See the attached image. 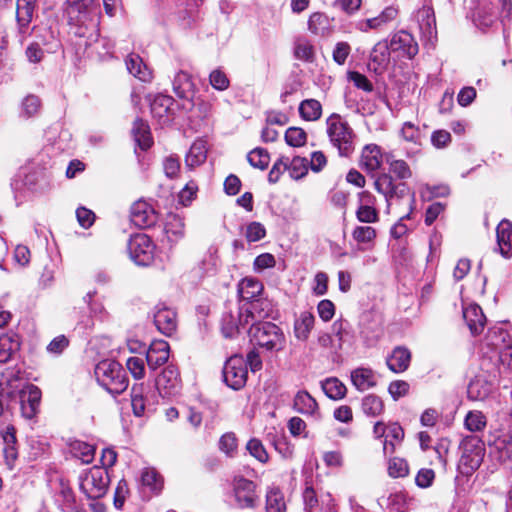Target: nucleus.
Listing matches in <instances>:
<instances>
[{
  "label": "nucleus",
  "mask_w": 512,
  "mask_h": 512,
  "mask_svg": "<svg viewBox=\"0 0 512 512\" xmlns=\"http://www.w3.org/2000/svg\"><path fill=\"white\" fill-rule=\"evenodd\" d=\"M3 378V384L6 386L7 394L11 399H14V395L18 393L25 385L31 384L25 378L24 372H22L20 369L7 370V372L3 374Z\"/></svg>",
  "instance_id": "nucleus-32"
},
{
  "label": "nucleus",
  "mask_w": 512,
  "mask_h": 512,
  "mask_svg": "<svg viewBox=\"0 0 512 512\" xmlns=\"http://www.w3.org/2000/svg\"><path fill=\"white\" fill-rule=\"evenodd\" d=\"M36 9V0H17L16 20L18 25L19 41L23 43L29 35V25Z\"/></svg>",
  "instance_id": "nucleus-15"
},
{
  "label": "nucleus",
  "mask_w": 512,
  "mask_h": 512,
  "mask_svg": "<svg viewBox=\"0 0 512 512\" xmlns=\"http://www.w3.org/2000/svg\"><path fill=\"white\" fill-rule=\"evenodd\" d=\"M263 291V284L254 277H245L238 284V293L243 300L252 301Z\"/></svg>",
  "instance_id": "nucleus-38"
},
{
  "label": "nucleus",
  "mask_w": 512,
  "mask_h": 512,
  "mask_svg": "<svg viewBox=\"0 0 512 512\" xmlns=\"http://www.w3.org/2000/svg\"><path fill=\"white\" fill-rule=\"evenodd\" d=\"M164 232L170 243H176L182 239L185 233V225L182 217L177 214L168 215L164 226Z\"/></svg>",
  "instance_id": "nucleus-36"
},
{
  "label": "nucleus",
  "mask_w": 512,
  "mask_h": 512,
  "mask_svg": "<svg viewBox=\"0 0 512 512\" xmlns=\"http://www.w3.org/2000/svg\"><path fill=\"white\" fill-rule=\"evenodd\" d=\"M247 364L242 356H231L225 363L223 368L224 382L230 388L239 390L243 388L247 381Z\"/></svg>",
  "instance_id": "nucleus-9"
},
{
  "label": "nucleus",
  "mask_w": 512,
  "mask_h": 512,
  "mask_svg": "<svg viewBox=\"0 0 512 512\" xmlns=\"http://www.w3.org/2000/svg\"><path fill=\"white\" fill-rule=\"evenodd\" d=\"M70 450L74 457L82 463H90L94 459L95 447L83 441L75 440L70 444Z\"/></svg>",
  "instance_id": "nucleus-49"
},
{
  "label": "nucleus",
  "mask_w": 512,
  "mask_h": 512,
  "mask_svg": "<svg viewBox=\"0 0 512 512\" xmlns=\"http://www.w3.org/2000/svg\"><path fill=\"white\" fill-rule=\"evenodd\" d=\"M506 337H508V333L501 328L489 329L481 344L482 353H491L493 350L503 348L504 345L502 344H504Z\"/></svg>",
  "instance_id": "nucleus-43"
},
{
  "label": "nucleus",
  "mask_w": 512,
  "mask_h": 512,
  "mask_svg": "<svg viewBox=\"0 0 512 512\" xmlns=\"http://www.w3.org/2000/svg\"><path fill=\"white\" fill-rule=\"evenodd\" d=\"M242 325V315L239 310L225 312L221 320V331L224 337L233 338L239 332V326Z\"/></svg>",
  "instance_id": "nucleus-42"
},
{
  "label": "nucleus",
  "mask_w": 512,
  "mask_h": 512,
  "mask_svg": "<svg viewBox=\"0 0 512 512\" xmlns=\"http://www.w3.org/2000/svg\"><path fill=\"white\" fill-rule=\"evenodd\" d=\"M493 391V383L480 378L472 381L468 386L469 398L476 401H484L493 393Z\"/></svg>",
  "instance_id": "nucleus-44"
},
{
  "label": "nucleus",
  "mask_w": 512,
  "mask_h": 512,
  "mask_svg": "<svg viewBox=\"0 0 512 512\" xmlns=\"http://www.w3.org/2000/svg\"><path fill=\"white\" fill-rule=\"evenodd\" d=\"M481 369L492 378H509L512 376V345H504L491 353L483 352Z\"/></svg>",
  "instance_id": "nucleus-6"
},
{
  "label": "nucleus",
  "mask_w": 512,
  "mask_h": 512,
  "mask_svg": "<svg viewBox=\"0 0 512 512\" xmlns=\"http://www.w3.org/2000/svg\"><path fill=\"white\" fill-rule=\"evenodd\" d=\"M126 367L131 375L136 379H143L145 376V361L144 359L132 356L129 357L126 361Z\"/></svg>",
  "instance_id": "nucleus-63"
},
{
  "label": "nucleus",
  "mask_w": 512,
  "mask_h": 512,
  "mask_svg": "<svg viewBox=\"0 0 512 512\" xmlns=\"http://www.w3.org/2000/svg\"><path fill=\"white\" fill-rule=\"evenodd\" d=\"M415 17L421 36L432 43L437 37L436 20L433 9L428 6H423L417 11Z\"/></svg>",
  "instance_id": "nucleus-17"
},
{
  "label": "nucleus",
  "mask_w": 512,
  "mask_h": 512,
  "mask_svg": "<svg viewBox=\"0 0 512 512\" xmlns=\"http://www.w3.org/2000/svg\"><path fill=\"white\" fill-rule=\"evenodd\" d=\"M149 387L144 383L135 384L131 389V405L133 413L137 417H141L145 414L149 399L147 393Z\"/></svg>",
  "instance_id": "nucleus-31"
},
{
  "label": "nucleus",
  "mask_w": 512,
  "mask_h": 512,
  "mask_svg": "<svg viewBox=\"0 0 512 512\" xmlns=\"http://www.w3.org/2000/svg\"><path fill=\"white\" fill-rule=\"evenodd\" d=\"M379 503L381 506H385L388 512H405L408 506V497L403 491H395L386 499H380Z\"/></svg>",
  "instance_id": "nucleus-46"
},
{
  "label": "nucleus",
  "mask_w": 512,
  "mask_h": 512,
  "mask_svg": "<svg viewBox=\"0 0 512 512\" xmlns=\"http://www.w3.org/2000/svg\"><path fill=\"white\" fill-rule=\"evenodd\" d=\"M249 335L253 344L269 351L283 350L286 344L282 329L272 322L253 323Z\"/></svg>",
  "instance_id": "nucleus-4"
},
{
  "label": "nucleus",
  "mask_w": 512,
  "mask_h": 512,
  "mask_svg": "<svg viewBox=\"0 0 512 512\" xmlns=\"http://www.w3.org/2000/svg\"><path fill=\"white\" fill-rule=\"evenodd\" d=\"M308 29L315 35H324L329 29V19L323 13H313L308 20Z\"/></svg>",
  "instance_id": "nucleus-55"
},
{
  "label": "nucleus",
  "mask_w": 512,
  "mask_h": 512,
  "mask_svg": "<svg viewBox=\"0 0 512 512\" xmlns=\"http://www.w3.org/2000/svg\"><path fill=\"white\" fill-rule=\"evenodd\" d=\"M322 389L330 399H342L346 395V386L337 378H328L322 382Z\"/></svg>",
  "instance_id": "nucleus-53"
},
{
  "label": "nucleus",
  "mask_w": 512,
  "mask_h": 512,
  "mask_svg": "<svg viewBox=\"0 0 512 512\" xmlns=\"http://www.w3.org/2000/svg\"><path fill=\"white\" fill-rule=\"evenodd\" d=\"M409 473V466L405 459L394 457L388 462V474L393 478L405 477Z\"/></svg>",
  "instance_id": "nucleus-58"
},
{
  "label": "nucleus",
  "mask_w": 512,
  "mask_h": 512,
  "mask_svg": "<svg viewBox=\"0 0 512 512\" xmlns=\"http://www.w3.org/2000/svg\"><path fill=\"white\" fill-rule=\"evenodd\" d=\"M128 252L131 260L139 266H148L155 256V245L151 238L144 233H137L130 237Z\"/></svg>",
  "instance_id": "nucleus-8"
},
{
  "label": "nucleus",
  "mask_w": 512,
  "mask_h": 512,
  "mask_svg": "<svg viewBox=\"0 0 512 512\" xmlns=\"http://www.w3.org/2000/svg\"><path fill=\"white\" fill-rule=\"evenodd\" d=\"M293 408L298 413L319 418V407L316 400L307 392L299 391L294 397Z\"/></svg>",
  "instance_id": "nucleus-27"
},
{
  "label": "nucleus",
  "mask_w": 512,
  "mask_h": 512,
  "mask_svg": "<svg viewBox=\"0 0 512 512\" xmlns=\"http://www.w3.org/2000/svg\"><path fill=\"white\" fill-rule=\"evenodd\" d=\"M461 456L457 470L463 476H470L481 465L485 447L477 436H466L460 444Z\"/></svg>",
  "instance_id": "nucleus-5"
},
{
  "label": "nucleus",
  "mask_w": 512,
  "mask_h": 512,
  "mask_svg": "<svg viewBox=\"0 0 512 512\" xmlns=\"http://www.w3.org/2000/svg\"><path fill=\"white\" fill-rule=\"evenodd\" d=\"M79 489L88 499L103 497L109 487L110 477L104 467L93 466L79 475Z\"/></svg>",
  "instance_id": "nucleus-7"
},
{
  "label": "nucleus",
  "mask_w": 512,
  "mask_h": 512,
  "mask_svg": "<svg viewBox=\"0 0 512 512\" xmlns=\"http://www.w3.org/2000/svg\"><path fill=\"white\" fill-rule=\"evenodd\" d=\"M489 445L498 453L500 461L512 460V430L489 441Z\"/></svg>",
  "instance_id": "nucleus-40"
},
{
  "label": "nucleus",
  "mask_w": 512,
  "mask_h": 512,
  "mask_svg": "<svg viewBox=\"0 0 512 512\" xmlns=\"http://www.w3.org/2000/svg\"><path fill=\"white\" fill-rule=\"evenodd\" d=\"M32 32L38 39L36 43L42 44L44 46H50V49L56 48L58 46L57 34L51 27L34 26Z\"/></svg>",
  "instance_id": "nucleus-52"
},
{
  "label": "nucleus",
  "mask_w": 512,
  "mask_h": 512,
  "mask_svg": "<svg viewBox=\"0 0 512 512\" xmlns=\"http://www.w3.org/2000/svg\"><path fill=\"white\" fill-rule=\"evenodd\" d=\"M487 425L486 416L478 410L469 411L464 419V426L471 432H480Z\"/></svg>",
  "instance_id": "nucleus-54"
},
{
  "label": "nucleus",
  "mask_w": 512,
  "mask_h": 512,
  "mask_svg": "<svg viewBox=\"0 0 512 512\" xmlns=\"http://www.w3.org/2000/svg\"><path fill=\"white\" fill-rule=\"evenodd\" d=\"M4 442L3 453L8 466L12 467L18 457L16 430L14 426L8 425L2 432Z\"/></svg>",
  "instance_id": "nucleus-33"
},
{
  "label": "nucleus",
  "mask_w": 512,
  "mask_h": 512,
  "mask_svg": "<svg viewBox=\"0 0 512 512\" xmlns=\"http://www.w3.org/2000/svg\"><path fill=\"white\" fill-rule=\"evenodd\" d=\"M325 126L329 142L339 155L350 156L355 150L356 134L347 120L338 113H332L326 118Z\"/></svg>",
  "instance_id": "nucleus-2"
},
{
  "label": "nucleus",
  "mask_w": 512,
  "mask_h": 512,
  "mask_svg": "<svg viewBox=\"0 0 512 512\" xmlns=\"http://www.w3.org/2000/svg\"><path fill=\"white\" fill-rule=\"evenodd\" d=\"M126 67L130 74L143 82H150L153 78L152 71L137 54H129L126 58Z\"/></svg>",
  "instance_id": "nucleus-29"
},
{
  "label": "nucleus",
  "mask_w": 512,
  "mask_h": 512,
  "mask_svg": "<svg viewBox=\"0 0 512 512\" xmlns=\"http://www.w3.org/2000/svg\"><path fill=\"white\" fill-rule=\"evenodd\" d=\"M351 235L353 240L358 244L355 252H362L374 247L377 232L376 229L371 226H356Z\"/></svg>",
  "instance_id": "nucleus-26"
},
{
  "label": "nucleus",
  "mask_w": 512,
  "mask_h": 512,
  "mask_svg": "<svg viewBox=\"0 0 512 512\" xmlns=\"http://www.w3.org/2000/svg\"><path fill=\"white\" fill-rule=\"evenodd\" d=\"M386 162L389 165V174H394L397 179L407 180L412 177V170L406 161L394 159L392 156H387ZM390 176L393 178L392 175Z\"/></svg>",
  "instance_id": "nucleus-50"
},
{
  "label": "nucleus",
  "mask_w": 512,
  "mask_h": 512,
  "mask_svg": "<svg viewBox=\"0 0 512 512\" xmlns=\"http://www.w3.org/2000/svg\"><path fill=\"white\" fill-rule=\"evenodd\" d=\"M360 199L365 204H361L356 211V218L362 223H375L379 220L377 210L369 205L374 199L373 195L368 191L360 193Z\"/></svg>",
  "instance_id": "nucleus-34"
},
{
  "label": "nucleus",
  "mask_w": 512,
  "mask_h": 512,
  "mask_svg": "<svg viewBox=\"0 0 512 512\" xmlns=\"http://www.w3.org/2000/svg\"><path fill=\"white\" fill-rule=\"evenodd\" d=\"M132 135L136 144L142 150H147L152 145L149 125L146 121L140 118H137L133 123Z\"/></svg>",
  "instance_id": "nucleus-41"
},
{
  "label": "nucleus",
  "mask_w": 512,
  "mask_h": 512,
  "mask_svg": "<svg viewBox=\"0 0 512 512\" xmlns=\"http://www.w3.org/2000/svg\"><path fill=\"white\" fill-rule=\"evenodd\" d=\"M170 347L165 340L153 341L147 352L146 362L150 370H156L164 365L169 359Z\"/></svg>",
  "instance_id": "nucleus-18"
},
{
  "label": "nucleus",
  "mask_w": 512,
  "mask_h": 512,
  "mask_svg": "<svg viewBox=\"0 0 512 512\" xmlns=\"http://www.w3.org/2000/svg\"><path fill=\"white\" fill-rule=\"evenodd\" d=\"M266 512H286L283 493L277 487H270L266 494Z\"/></svg>",
  "instance_id": "nucleus-47"
},
{
  "label": "nucleus",
  "mask_w": 512,
  "mask_h": 512,
  "mask_svg": "<svg viewBox=\"0 0 512 512\" xmlns=\"http://www.w3.org/2000/svg\"><path fill=\"white\" fill-rule=\"evenodd\" d=\"M172 104L173 98L162 94L155 96L151 102V113L154 118L158 119L161 125H165L171 121Z\"/></svg>",
  "instance_id": "nucleus-25"
},
{
  "label": "nucleus",
  "mask_w": 512,
  "mask_h": 512,
  "mask_svg": "<svg viewBox=\"0 0 512 512\" xmlns=\"http://www.w3.org/2000/svg\"><path fill=\"white\" fill-rule=\"evenodd\" d=\"M315 317L310 311H302L294 320V335L299 341H306L314 327Z\"/></svg>",
  "instance_id": "nucleus-30"
},
{
  "label": "nucleus",
  "mask_w": 512,
  "mask_h": 512,
  "mask_svg": "<svg viewBox=\"0 0 512 512\" xmlns=\"http://www.w3.org/2000/svg\"><path fill=\"white\" fill-rule=\"evenodd\" d=\"M130 217L134 225L140 228L149 227L156 221L154 209L146 201L142 200L132 205Z\"/></svg>",
  "instance_id": "nucleus-19"
},
{
  "label": "nucleus",
  "mask_w": 512,
  "mask_h": 512,
  "mask_svg": "<svg viewBox=\"0 0 512 512\" xmlns=\"http://www.w3.org/2000/svg\"><path fill=\"white\" fill-rule=\"evenodd\" d=\"M41 107L40 99L35 95H28L22 101V113L24 117H32L36 115Z\"/></svg>",
  "instance_id": "nucleus-64"
},
{
  "label": "nucleus",
  "mask_w": 512,
  "mask_h": 512,
  "mask_svg": "<svg viewBox=\"0 0 512 512\" xmlns=\"http://www.w3.org/2000/svg\"><path fill=\"white\" fill-rule=\"evenodd\" d=\"M298 111L303 120L314 122L322 116V105L316 99H305L300 102Z\"/></svg>",
  "instance_id": "nucleus-45"
},
{
  "label": "nucleus",
  "mask_w": 512,
  "mask_h": 512,
  "mask_svg": "<svg viewBox=\"0 0 512 512\" xmlns=\"http://www.w3.org/2000/svg\"><path fill=\"white\" fill-rule=\"evenodd\" d=\"M288 171L293 179H300L308 172V161L306 158L294 157L288 161Z\"/></svg>",
  "instance_id": "nucleus-61"
},
{
  "label": "nucleus",
  "mask_w": 512,
  "mask_h": 512,
  "mask_svg": "<svg viewBox=\"0 0 512 512\" xmlns=\"http://www.w3.org/2000/svg\"><path fill=\"white\" fill-rule=\"evenodd\" d=\"M206 158V141L198 139L191 145L188 153L186 154L185 163L188 168H194L203 164Z\"/></svg>",
  "instance_id": "nucleus-39"
},
{
  "label": "nucleus",
  "mask_w": 512,
  "mask_h": 512,
  "mask_svg": "<svg viewBox=\"0 0 512 512\" xmlns=\"http://www.w3.org/2000/svg\"><path fill=\"white\" fill-rule=\"evenodd\" d=\"M21 342L18 334L7 332L0 336V363L14 359L20 350Z\"/></svg>",
  "instance_id": "nucleus-23"
},
{
  "label": "nucleus",
  "mask_w": 512,
  "mask_h": 512,
  "mask_svg": "<svg viewBox=\"0 0 512 512\" xmlns=\"http://www.w3.org/2000/svg\"><path fill=\"white\" fill-rule=\"evenodd\" d=\"M97 0H67V14L77 24L85 23Z\"/></svg>",
  "instance_id": "nucleus-22"
},
{
  "label": "nucleus",
  "mask_w": 512,
  "mask_h": 512,
  "mask_svg": "<svg viewBox=\"0 0 512 512\" xmlns=\"http://www.w3.org/2000/svg\"><path fill=\"white\" fill-rule=\"evenodd\" d=\"M351 381L359 391H366L376 385L374 372L370 368H356L351 372Z\"/></svg>",
  "instance_id": "nucleus-37"
},
{
  "label": "nucleus",
  "mask_w": 512,
  "mask_h": 512,
  "mask_svg": "<svg viewBox=\"0 0 512 512\" xmlns=\"http://www.w3.org/2000/svg\"><path fill=\"white\" fill-rule=\"evenodd\" d=\"M193 82L187 72L179 71L173 80V90L180 98H188L193 91Z\"/></svg>",
  "instance_id": "nucleus-48"
},
{
  "label": "nucleus",
  "mask_w": 512,
  "mask_h": 512,
  "mask_svg": "<svg viewBox=\"0 0 512 512\" xmlns=\"http://www.w3.org/2000/svg\"><path fill=\"white\" fill-rule=\"evenodd\" d=\"M246 449L252 457L261 463H266L269 460V456L264 445L257 438L250 439L246 445Z\"/></svg>",
  "instance_id": "nucleus-60"
},
{
  "label": "nucleus",
  "mask_w": 512,
  "mask_h": 512,
  "mask_svg": "<svg viewBox=\"0 0 512 512\" xmlns=\"http://www.w3.org/2000/svg\"><path fill=\"white\" fill-rule=\"evenodd\" d=\"M496 238L498 251L502 257L510 259L512 257V223L503 219L496 228Z\"/></svg>",
  "instance_id": "nucleus-21"
},
{
  "label": "nucleus",
  "mask_w": 512,
  "mask_h": 512,
  "mask_svg": "<svg viewBox=\"0 0 512 512\" xmlns=\"http://www.w3.org/2000/svg\"><path fill=\"white\" fill-rule=\"evenodd\" d=\"M362 411L368 417H377L383 413L384 403L379 396L369 394L362 400Z\"/></svg>",
  "instance_id": "nucleus-51"
},
{
  "label": "nucleus",
  "mask_w": 512,
  "mask_h": 512,
  "mask_svg": "<svg viewBox=\"0 0 512 512\" xmlns=\"http://www.w3.org/2000/svg\"><path fill=\"white\" fill-rule=\"evenodd\" d=\"M374 188L379 194L384 196L387 209H390L393 204L407 198V213L393 225L390 231L391 236L395 239L407 235L412 228L405 224V220L411 218V214L415 209V192L412 191L405 182H396V180L386 172L380 173L375 177Z\"/></svg>",
  "instance_id": "nucleus-1"
},
{
  "label": "nucleus",
  "mask_w": 512,
  "mask_h": 512,
  "mask_svg": "<svg viewBox=\"0 0 512 512\" xmlns=\"http://www.w3.org/2000/svg\"><path fill=\"white\" fill-rule=\"evenodd\" d=\"M97 382L109 393L119 395L128 387V377L122 365L115 360H102L95 367Z\"/></svg>",
  "instance_id": "nucleus-3"
},
{
  "label": "nucleus",
  "mask_w": 512,
  "mask_h": 512,
  "mask_svg": "<svg viewBox=\"0 0 512 512\" xmlns=\"http://www.w3.org/2000/svg\"><path fill=\"white\" fill-rule=\"evenodd\" d=\"M462 316L473 336L479 335L484 330L486 317L479 305L470 304L463 307Z\"/></svg>",
  "instance_id": "nucleus-20"
},
{
  "label": "nucleus",
  "mask_w": 512,
  "mask_h": 512,
  "mask_svg": "<svg viewBox=\"0 0 512 512\" xmlns=\"http://www.w3.org/2000/svg\"><path fill=\"white\" fill-rule=\"evenodd\" d=\"M381 149L376 144L366 145L361 153L360 165L368 173H374L382 166Z\"/></svg>",
  "instance_id": "nucleus-24"
},
{
  "label": "nucleus",
  "mask_w": 512,
  "mask_h": 512,
  "mask_svg": "<svg viewBox=\"0 0 512 512\" xmlns=\"http://www.w3.org/2000/svg\"><path fill=\"white\" fill-rule=\"evenodd\" d=\"M233 495L239 508H255L258 505L259 497L256 493V484L244 478L236 476L232 482Z\"/></svg>",
  "instance_id": "nucleus-11"
},
{
  "label": "nucleus",
  "mask_w": 512,
  "mask_h": 512,
  "mask_svg": "<svg viewBox=\"0 0 512 512\" xmlns=\"http://www.w3.org/2000/svg\"><path fill=\"white\" fill-rule=\"evenodd\" d=\"M154 323L162 334L172 336L178 326L177 313L174 309L159 304L155 307Z\"/></svg>",
  "instance_id": "nucleus-16"
},
{
  "label": "nucleus",
  "mask_w": 512,
  "mask_h": 512,
  "mask_svg": "<svg viewBox=\"0 0 512 512\" xmlns=\"http://www.w3.org/2000/svg\"><path fill=\"white\" fill-rule=\"evenodd\" d=\"M390 47L388 41H380L373 47L370 60L375 71H383L390 61Z\"/></svg>",
  "instance_id": "nucleus-35"
},
{
  "label": "nucleus",
  "mask_w": 512,
  "mask_h": 512,
  "mask_svg": "<svg viewBox=\"0 0 512 512\" xmlns=\"http://www.w3.org/2000/svg\"><path fill=\"white\" fill-rule=\"evenodd\" d=\"M401 136L407 141L421 145V131L418 126L412 122H405L401 128Z\"/></svg>",
  "instance_id": "nucleus-62"
},
{
  "label": "nucleus",
  "mask_w": 512,
  "mask_h": 512,
  "mask_svg": "<svg viewBox=\"0 0 512 512\" xmlns=\"http://www.w3.org/2000/svg\"><path fill=\"white\" fill-rule=\"evenodd\" d=\"M398 16V9L394 6H388L376 17L361 19L355 23V28L363 33L369 31H380Z\"/></svg>",
  "instance_id": "nucleus-13"
},
{
  "label": "nucleus",
  "mask_w": 512,
  "mask_h": 512,
  "mask_svg": "<svg viewBox=\"0 0 512 512\" xmlns=\"http://www.w3.org/2000/svg\"><path fill=\"white\" fill-rule=\"evenodd\" d=\"M247 160L254 168L264 170L269 165L270 155L266 149L258 147L248 153Z\"/></svg>",
  "instance_id": "nucleus-56"
},
{
  "label": "nucleus",
  "mask_w": 512,
  "mask_h": 512,
  "mask_svg": "<svg viewBox=\"0 0 512 512\" xmlns=\"http://www.w3.org/2000/svg\"><path fill=\"white\" fill-rule=\"evenodd\" d=\"M57 501L62 503L64 510L73 511L77 508L75 494L72 488L65 484H61Z\"/></svg>",
  "instance_id": "nucleus-59"
},
{
  "label": "nucleus",
  "mask_w": 512,
  "mask_h": 512,
  "mask_svg": "<svg viewBox=\"0 0 512 512\" xmlns=\"http://www.w3.org/2000/svg\"><path fill=\"white\" fill-rule=\"evenodd\" d=\"M411 353L402 346L396 347L391 355L387 358L388 368L394 373H402L406 371L410 365Z\"/></svg>",
  "instance_id": "nucleus-28"
},
{
  "label": "nucleus",
  "mask_w": 512,
  "mask_h": 512,
  "mask_svg": "<svg viewBox=\"0 0 512 512\" xmlns=\"http://www.w3.org/2000/svg\"><path fill=\"white\" fill-rule=\"evenodd\" d=\"M42 392L40 388L34 384L25 385L18 393L14 395V399H18L20 404L21 415L25 419H33L40 411Z\"/></svg>",
  "instance_id": "nucleus-10"
},
{
  "label": "nucleus",
  "mask_w": 512,
  "mask_h": 512,
  "mask_svg": "<svg viewBox=\"0 0 512 512\" xmlns=\"http://www.w3.org/2000/svg\"><path fill=\"white\" fill-rule=\"evenodd\" d=\"M285 141L289 146L301 147L307 141V134L300 127H290L285 132Z\"/></svg>",
  "instance_id": "nucleus-57"
},
{
  "label": "nucleus",
  "mask_w": 512,
  "mask_h": 512,
  "mask_svg": "<svg viewBox=\"0 0 512 512\" xmlns=\"http://www.w3.org/2000/svg\"><path fill=\"white\" fill-rule=\"evenodd\" d=\"M156 388L162 397H172L180 391L179 372L173 365H168L156 378Z\"/></svg>",
  "instance_id": "nucleus-12"
},
{
  "label": "nucleus",
  "mask_w": 512,
  "mask_h": 512,
  "mask_svg": "<svg viewBox=\"0 0 512 512\" xmlns=\"http://www.w3.org/2000/svg\"><path fill=\"white\" fill-rule=\"evenodd\" d=\"M388 45L391 52L397 54L398 57L411 59L418 53V44L414 37L403 30L395 33Z\"/></svg>",
  "instance_id": "nucleus-14"
}]
</instances>
